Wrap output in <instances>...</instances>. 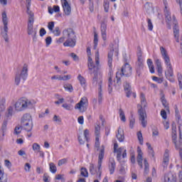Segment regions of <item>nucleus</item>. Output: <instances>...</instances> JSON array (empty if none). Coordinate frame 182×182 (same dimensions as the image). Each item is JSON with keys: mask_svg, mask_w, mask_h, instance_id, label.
I'll return each instance as SVG.
<instances>
[{"mask_svg": "<svg viewBox=\"0 0 182 182\" xmlns=\"http://www.w3.org/2000/svg\"><path fill=\"white\" fill-rule=\"evenodd\" d=\"M46 35V30H45L43 28H41L40 29V36H45Z\"/></svg>", "mask_w": 182, "mask_h": 182, "instance_id": "nucleus-63", "label": "nucleus"}, {"mask_svg": "<svg viewBox=\"0 0 182 182\" xmlns=\"http://www.w3.org/2000/svg\"><path fill=\"white\" fill-rule=\"evenodd\" d=\"M28 35H33L36 36V31L33 30V24L28 23V28H27Z\"/></svg>", "mask_w": 182, "mask_h": 182, "instance_id": "nucleus-27", "label": "nucleus"}, {"mask_svg": "<svg viewBox=\"0 0 182 182\" xmlns=\"http://www.w3.org/2000/svg\"><path fill=\"white\" fill-rule=\"evenodd\" d=\"M43 180L44 182H49V176H48V173H44Z\"/></svg>", "mask_w": 182, "mask_h": 182, "instance_id": "nucleus-64", "label": "nucleus"}, {"mask_svg": "<svg viewBox=\"0 0 182 182\" xmlns=\"http://www.w3.org/2000/svg\"><path fill=\"white\" fill-rule=\"evenodd\" d=\"M23 129V127H22V124H21V126H16L14 129V134L16 136H18V134H21Z\"/></svg>", "mask_w": 182, "mask_h": 182, "instance_id": "nucleus-31", "label": "nucleus"}, {"mask_svg": "<svg viewBox=\"0 0 182 182\" xmlns=\"http://www.w3.org/2000/svg\"><path fill=\"white\" fill-rule=\"evenodd\" d=\"M77 122L79 124H83V123H85V119L83 118V116H80L77 118Z\"/></svg>", "mask_w": 182, "mask_h": 182, "instance_id": "nucleus-62", "label": "nucleus"}, {"mask_svg": "<svg viewBox=\"0 0 182 182\" xmlns=\"http://www.w3.org/2000/svg\"><path fill=\"white\" fill-rule=\"evenodd\" d=\"M161 116L163 117V119H167V112H166V110L162 109L161 111Z\"/></svg>", "mask_w": 182, "mask_h": 182, "instance_id": "nucleus-61", "label": "nucleus"}, {"mask_svg": "<svg viewBox=\"0 0 182 182\" xmlns=\"http://www.w3.org/2000/svg\"><path fill=\"white\" fill-rule=\"evenodd\" d=\"M0 182H8V176L5 174L0 175Z\"/></svg>", "mask_w": 182, "mask_h": 182, "instance_id": "nucleus-49", "label": "nucleus"}, {"mask_svg": "<svg viewBox=\"0 0 182 182\" xmlns=\"http://www.w3.org/2000/svg\"><path fill=\"white\" fill-rule=\"evenodd\" d=\"M2 22L4 23V28L1 29V36L4 38L5 42H9V38L8 37V17L6 16V12L4 11L1 14Z\"/></svg>", "mask_w": 182, "mask_h": 182, "instance_id": "nucleus-9", "label": "nucleus"}, {"mask_svg": "<svg viewBox=\"0 0 182 182\" xmlns=\"http://www.w3.org/2000/svg\"><path fill=\"white\" fill-rule=\"evenodd\" d=\"M137 137L139 144H141V146H143V134H141V132H137Z\"/></svg>", "mask_w": 182, "mask_h": 182, "instance_id": "nucleus-39", "label": "nucleus"}, {"mask_svg": "<svg viewBox=\"0 0 182 182\" xmlns=\"http://www.w3.org/2000/svg\"><path fill=\"white\" fill-rule=\"evenodd\" d=\"M108 168L110 174H113V173H114V170H116V161H114V159H109L108 163Z\"/></svg>", "mask_w": 182, "mask_h": 182, "instance_id": "nucleus-22", "label": "nucleus"}, {"mask_svg": "<svg viewBox=\"0 0 182 182\" xmlns=\"http://www.w3.org/2000/svg\"><path fill=\"white\" fill-rule=\"evenodd\" d=\"M165 18L167 25H168L169 26L171 25V21H173V25H175L173 26L174 38L176 42H180V30L178 29V26H177V20H176V16H173V18H171V16H168L165 17Z\"/></svg>", "mask_w": 182, "mask_h": 182, "instance_id": "nucleus-6", "label": "nucleus"}, {"mask_svg": "<svg viewBox=\"0 0 182 182\" xmlns=\"http://www.w3.org/2000/svg\"><path fill=\"white\" fill-rule=\"evenodd\" d=\"M21 124L23 127V130H25L26 132H32V129H33V121H28V122H21Z\"/></svg>", "mask_w": 182, "mask_h": 182, "instance_id": "nucleus-15", "label": "nucleus"}, {"mask_svg": "<svg viewBox=\"0 0 182 182\" xmlns=\"http://www.w3.org/2000/svg\"><path fill=\"white\" fill-rule=\"evenodd\" d=\"M123 151V147H119L118 149L116 150L117 153V160L120 161L122 160V153Z\"/></svg>", "mask_w": 182, "mask_h": 182, "instance_id": "nucleus-30", "label": "nucleus"}, {"mask_svg": "<svg viewBox=\"0 0 182 182\" xmlns=\"http://www.w3.org/2000/svg\"><path fill=\"white\" fill-rule=\"evenodd\" d=\"M134 123H136V119L132 117V118L129 120V127L130 129H133L134 127Z\"/></svg>", "mask_w": 182, "mask_h": 182, "instance_id": "nucleus-50", "label": "nucleus"}, {"mask_svg": "<svg viewBox=\"0 0 182 182\" xmlns=\"http://www.w3.org/2000/svg\"><path fill=\"white\" fill-rule=\"evenodd\" d=\"M141 105H138V113L139 114V120L142 127H147V114H146V107L147 106V101L146 100V95L141 92L140 94Z\"/></svg>", "mask_w": 182, "mask_h": 182, "instance_id": "nucleus-2", "label": "nucleus"}, {"mask_svg": "<svg viewBox=\"0 0 182 182\" xmlns=\"http://www.w3.org/2000/svg\"><path fill=\"white\" fill-rule=\"evenodd\" d=\"M13 114H14V107H9L8 108V111H7V113H6V117H8L9 119L12 117Z\"/></svg>", "mask_w": 182, "mask_h": 182, "instance_id": "nucleus-35", "label": "nucleus"}, {"mask_svg": "<svg viewBox=\"0 0 182 182\" xmlns=\"http://www.w3.org/2000/svg\"><path fill=\"white\" fill-rule=\"evenodd\" d=\"M63 11L67 16H69L72 12V7L70 6V4H69V2H68V0H61Z\"/></svg>", "mask_w": 182, "mask_h": 182, "instance_id": "nucleus-11", "label": "nucleus"}, {"mask_svg": "<svg viewBox=\"0 0 182 182\" xmlns=\"http://www.w3.org/2000/svg\"><path fill=\"white\" fill-rule=\"evenodd\" d=\"M172 133H177V127L174 122L171 124Z\"/></svg>", "mask_w": 182, "mask_h": 182, "instance_id": "nucleus-60", "label": "nucleus"}, {"mask_svg": "<svg viewBox=\"0 0 182 182\" xmlns=\"http://www.w3.org/2000/svg\"><path fill=\"white\" fill-rule=\"evenodd\" d=\"M107 24H106V23H105V21H102L101 23V35H102V38L103 41H106L107 39Z\"/></svg>", "mask_w": 182, "mask_h": 182, "instance_id": "nucleus-16", "label": "nucleus"}, {"mask_svg": "<svg viewBox=\"0 0 182 182\" xmlns=\"http://www.w3.org/2000/svg\"><path fill=\"white\" fill-rule=\"evenodd\" d=\"M49 166H50V171H51L53 174H55V173L58 171V168H56V165H55V164L53 163H50Z\"/></svg>", "mask_w": 182, "mask_h": 182, "instance_id": "nucleus-33", "label": "nucleus"}, {"mask_svg": "<svg viewBox=\"0 0 182 182\" xmlns=\"http://www.w3.org/2000/svg\"><path fill=\"white\" fill-rule=\"evenodd\" d=\"M98 73L99 72H97L96 70H95V72L92 73V75H91L92 76V85L95 87H97L98 86V89H99V83H100L101 82V89H102L103 81L102 80H100L99 81H97Z\"/></svg>", "mask_w": 182, "mask_h": 182, "instance_id": "nucleus-13", "label": "nucleus"}, {"mask_svg": "<svg viewBox=\"0 0 182 182\" xmlns=\"http://www.w3.org/2000/svg\"><path fill=\"white\" fill-rule=\"evenodd\" d=\"M65 39H66L65 42ZM57 43H63V46L75 48L76 46V34L73 28H65L63 31V37H60Z\"/></svg>", "mask_w": 182, "mask_h": 182, "instance_id": "nucleus-1", "label": "nucleus"}, {"mask_svg": "<svg viewBox=\"0 0 182 182\" xmlns=\"http://www.w3.org/2000/svg\"><path fill=\"white\" fill-rule=\"evenodd\" d=\"M153 80H154V82H157V83H163V82L164 81V78L163 77H158L156 76H154L152 77Z\"/></svg>", "mask_w": 182, "mask_h": 182, "instance_id": "nucleus-45", "label": "nucleus"}, {"mask_svg": "<svg viewBox=\"0 0 182 182\" xmlns=\"http://www.w3.org/2000/svg\"><path fill=\"white\" fill-rule=\"evenodd\" d=\"M28 78V64L25 63L23 66L22 70L21 73L16 74L15 77V84L16 86H19V83H21V79H22L23 82H25Z\"/></svg>", "mask_w": 182, "mask_h": 182, "instance_id": "nucleus-8", "label": "nucleus"}, {"mask_svg": "<svg viewBox=\"0 0 182 182\" xmlns=\"http://www.w3.org/2000/svg\"><path fill=\"white\" fill-rule=\"evenodd\" d=\"M95 136L100 135V125L96 124L95 126Z\"/></svg>", "mask_w": 182, "mask_h": 182, "instance_id": "nucleus-41", "label": "nucleus"}, {"mask_svg": "<svg viewBox=\"0 0 182 182\" xmlns=\"http://www.w3.org/2000/svg\"><path fill=\"white\" fill-rule=\"evenodd\" d=\"M98 85V103L101 105V103L103 102V89L102 88V82H100Z\"/></svg>", "mask_w": 182, "mask_h": 182, "instance_id": "nucleus-23", "label": "nucleus"}, {"mask_svg": "<svg viewBox=\"0 0 182 182\" xmlns=\"http://www.w3.org/2000/svg\"><path fill=\"white\" fill-rule=\"evenodd\" d=\"M84 136H85V139L87 141H89V137L87 136H89V129H86L84 131Z\"/></svg>", "mask_w": 182, "mask_h": 182, "instance_id": "nucleus-58", "label": "nucleus"}, {"mask_svg": "<svg viewBox=\"0 0 182 182\" xmlns=\"http://www.w3.org/2000/svg\"><path fill=\"white\" fill-rule=\"evenodd\" d=\"M133 73V68L129 63H125L122 67L121 71H118L116 73L117 85L115 87L119 88V86H122V77H130Z\"/></svg>", "mask_w": 182, "mask_h": 182, "instance_id": "nucleus-3", "label": "nucleus"}, {"mask_svg": "<svg viewBox=\"0 0 182 182\" xmlns=\"http://www.w3.org/2000/svg\"><path fill=\"white\" fill-rule=\"evenodd\" d=\"M116 137L120 143H122V141H124V132L123 131V129H122L121 127L118 128Z\"/></svg>", "mask_w": 182, "mask_h": 182, "instance_id": "nucleus-20", "label": "nucleus"}, {"mask_svg": "<svg viewBox=\"0 0 182 182\" xmlns=\"http://www.w3.org/2000/svg\"><path fill=\"white\" fill-rule=\"evenodd\" d=\"M117 85V82H116L115 80L113 81L112 77V75H110L108 80V92L109 95H111V93L113 92V87H114V89H117V90L120 89V86H119L118 88L116 87Z\"/></svg>", "mask_w": 182, "mask_h": 182, "instance_id": "nucleus-12", "label": "nucleus"}, {"mask_svg": "<svg viewBox=\"0 0 182 182\" xmlns=\"http://www.w3.org/2000/svg\"><path fill=\"white\" fill-rule=\"evenodd\" d=\"M48 28L50 32L53 31V28H55V22L54 21L48 22Z\"/></svg>", "mask_w": 182, "mask_h": 182, "instance_id": "nucleus-48", "label": "nucleus"}, {"mask_svg": "<svg viewBox=\"0 0 182 182\" xmlns=\"http://www.w3.org/2000/svg\"><path fill=\"white\" fill-rule=\"evenodd\" d=\"M119 117L122 122H126V116L124 115V112H123V109H119Z\"/></svg>", "mask_w": 182, "mask_h": 182, "instance_id": "nucleus-37", "label": "nucleus"}, {"mask_svg": "<svg viewBox=\"0 0 182 182\" xmlns=\"http://www.w3.org/2000/svg\"><path fill=\"white\" fill-rule=\"evenodd\" d=\"M124 89L126 92L127 97H130L133 93V92H132V85H130V82L125 81L124 82Z\"/></svg>", "mask_w": 182, "mask_h": 182, "instance_id": "nucleus-17", "label": "nucleus"}, {"mask_svg": "<svg viewBox=\"0 0 182 182\" xmlns=\"http://www.w3.org/2000/svg\"><path fill=\"white\" fill-rule=\"evenodd\" d=\"M177 178L171 173H168L164 176V182H176Z\"/></svg>", "mask_w": 182, "mask_h": 182, "instance_id": "nucleus-19", "label": "nucleus"}, {"mask_svg": "<svg viewBox=\"0 0 182 182\" xmlns=\"http://www.w3.org/2000/svg\"><path fill=\"white\" fill-rule=\"evenodd\" d=\"M62 107L65 109V110H73V106L69 104H63Z\"/></svg>", "mask_w": 182, "mask_h": 182, "instance_id": "nucleus-40", "label": "nucleus"}, {"mask_svg": "<svg viewBox=\"0 0 182 182\" xmlns=\"http://www.w3.org/2000/svg\"><path fill=\"white\" fill-rule=\"evenodd\" d=\"M100 58V55L99 54V51H97L96 53H95V66H98L99 67V63H100V61H99V59Z\"/></svg>", "mask_w": 182, "mask_h": 182, "instance_id": "nucleus-47", "label": "nucleus"}, {"mask_svg": "<svg viewBox=\"0 0 182 182\" xmlns=\"http://www.w3.org/2000/svg\"><path fill=\"white\" fill-rule=\"evenodd\" d=\"M77 79L80 83V85H85L86 83V80L85 79V77L83 76H82V75H79L77 77Z\"/></svg>", "mask_w": 182, "mask_h": 182, "instance_id": "nucleus-42", "label": "nucleus"}, {"mask_svg": "<svg viewBox=\"0 0 182 182\" xmlns=\"http://www.w3.org/2000/svg\"><path fill=\"white\" fill-rule=\"evenodd\" d=\"M55 36H59L60 35V30L59 27H55V29H53V31H51Z\"/></svg>", "mask_w": 182, "mask_h": 182, "instance_id": "nucleus-46", "label": "nucleus"}, {"mask_svg": "<svg viewBox=\"0 0 182 182\" xmlns=\"http://www.w3.org/2000/svg\"><path fill=\"white\" fill-rule=\"evenodd\" d=\"M28 122H32V116L30 114H24L21 117V123H26Z\"/></svg>", "mask_w": 182, "mask_h": 182, "instance_id": "nucleus-26", "label": "nucleus"}, {"mask_svg": "<svg viewBox=\"0 0 182 182\" xmlns=\"http://www.w3.org/2000/svg\"><path fill=\"white\" fill-rule=\"evenodd\" d=\"M103 159H105V145L101 146L98 155V171L95 167V164H90V173L92 176H95L97 173H100V176L102 174V163H103Z\"/></svg>", "mask_w": 182, "mask_h": 182, "instance_id": "nucleus-5", "label": "nucleus"}, {"mask_svg": "<svg viewBox=\"0 0 182 182\" xmlns=\"http://www.w3.org/2000/svg\"><path fill=\"white\" fill-rule=\"evenodd\" d=\"M144 176H147L150 171V165L149 164V162L147 161L146 159H144Z\"/></svg>", "mask_w": 182, "mask_h": 182, "instance_id": "nucleus-25", "label": "nucleus"}, {"mask_svg": "<svg viewBox=\"0 0 182 182\" xmlns=\"http://www.w3.org/2000/svg\"><path fill=\"white\" fill-rule=\"evenodd\" d=\"M97 42H99V39L97 38V33H95L94 34V49L97 48Z\"/></svg>", "mask_w": 182, "mask_h": 182, "instance_id": "nucleus-44", "label": "nucleus"}, {"mask_svg": "<svg viewBox=\"0 0 182 182\" xmlns=\"http://www.w3.org/2000/svg\"><path fill=\"white\" fill-rule=\"evenodd\" d=\"M113 52H114V50H111L108 53V66L110 68H112V63L113 62Z\"/></svg>", "mask_w": 182, "mask_h": 182, "instance_id": "nucleus-28", "label": "nucleus"}, {"mask_svg": "<svg viewBox=\"0 0 182 182\" xmlns=\"http://www.w3.org/2000/svg\"><path fill=\"white\" fill-rule=\"evenodd\" d=\"M33 150H34V151L37 150V151H40L41 146L39 144H36V143H34L33 144Z\"/></svg>", "mask_w": 182, "mask_h": 182, "instance_id": "nucleus-55", "label": "nucleus"}, {"mask_svg": "<svg viewBox=\"0 0 182 182\" xmlns=\"http://www.w3.org/2000/svg\"><path fill=\"white\" fill-rule=\"evenodd\" d=\"M146 146L149 149V153L150 156H151L152 157H154V151L153 150V148L151 147V145L150 144V143L146 142Z\"/></svg>", "mask_w": 182, "mask_h": 182, "instance_id": "nucleus-34", "label": "nucleus"}, {"mask_svg": "<svg viewBox=\"0 0 182 182\" xmlns=\"http://www.w3.org/2000/svg\"><path fill=\"white\" fill-rule=\"evenodd\" d=\"M53 122H56L57 123H61L62 119L59 117V116L54 115L53 118Z\"/></svg>", "mask_w": 182, "mask_h": 182, "instance_id": "nucleus-54", "label": "nucleus"}, {"mask_svg": "<svg viewBox=\"0 0 182 182\" xmlns=\"http://www.w3.org/2000/svg\"><path fill=\"white\" fill-rule=\"evenodd\" d=\"M5 110V99H2L0 102V112H4Z\"/></svg>", "mask_w": 182, "mask_h": 182, "instance_id": "nucleus-43", "label": "nucleus"}, {"mask_svg": "<svg viewBox=\"0 0 182 182\" xmlns=\"http://www.w3.org/2000/svg\"><path fill=\"white\" fill-rule=\"evenodd\" d=\"M144 60L143 59H138L136 63V73H139L140 70H143V68H144V64L143 63Z\"/></svg>", "mask_w": 182, "mask_h": 182, "instance_id": "nucleus-24", "label": "nucleus"}, {"mask_svg": "<svg viewBox=\"0 0 182 182\" xmlns=\"http://www.w3.org/2000/svg\"><path fill=\"white\" fill-rule=\"evenodd\" d=\"M170 151L168 149H166L164 154V161L162 162V166L164 168H167V166H168V162L170 161L169 159V153Z\"/></svg>", "mask_w": 182, "mask_h": 182, "instance_id": "nucleus-18", "label": "nucleus"}, {"mask_svg": "<svg viewBox=\"0 0 182 182\" xmlns=\"http://www.w3.org/2000/svg\"><path fill=\"white\" fill-rule=\"evenodd\" d=\"M161 53L163 59L165 60V63L167 66V72L165 73V76L168 80L171 82H174L173 73V66L170 62V57L167 53V50L164 47H160Z\"/></svg>", "mask_w": 182, "mask_h": 182, "instance_id": "nucleus-4", "label": "nucleus"}, {"mask_svg": "<svg viewBox=\"0 0 182 182\" xmlns=\"http://www.w3.org/2000/svg\"><path fill=\"white\" fill-rule=\"evenodd\" d=\"M66 163H68V159H63L58 161V165L60 166H63V164H66Z\"/></svg>", "mask_w": 182, "mask_h": 182, "instance_id": "nucleus-52", "label": "nucleus"}, {"mask_svg": "<svg viewBox=\"0 0 182 182\" xmlns=\"http://www.w3.org/2000/svg\"><path fill=\"white\" fill-rule=\"evenodd\" d=\"M103 6H104L105 12H109V1H105Z\"/></svg>", "mask_w": 182, "mask_h": 182, "instance_id": "nucleus-51", "label": "nucleus"}, {"mask_svg": "<svg viewBox=\"0 0 182 182\" xmlns=\"http://www.w3.org/2000/svg\"><path fill=\"white\" fill-rule=\"evenodd\" d=\"M80 174L82 177L87 178L89 177V172H87V169L86 168H81Z\"/></svg>", "mask_w": 182, "mask_h": 182, "instance_id": "nucleus-32", "label": "nucleus"}, {"mask_svg": "<svg viewBox=\"0 0 182 182\" xmlns=\"http://www.w3.org/2000/svg\"><path fill=\"white\" fill-rule=\"evenodd\" d=\"M71 58H73V60H75V62L79 61V57L77 55L75 54L74 53H72L70 54Z\"/></svg>", "mask_w": 182, "mask_h": 182, "instance_id": "nucleus-59", "label": "nucleus"}, {"mask_svg": "<svg viewBox=\"0 0 182 182\" xmlns=\"http://www.w3.org/2000/svg\"><path fill=\"white\" fill-rule=\"evenodd\" d=\"M146 22H147L149 31H153L154 26H153V22H151V19H150L149 18H147Z\"/></svg>", "mask_w": 182, "mask_h": 182, "instance_id": "nucleus-36", "label": "nucleus"}, {"mask_svg": "<svg viewBox=\"0 0 182 182\" xmlns=\"http://www.w3.org/2000/svg\"><path fill=\"white\" fill-rule=\"evenodd\" d=\"M88 70L90 71V74L92 75H93V72L96 70V72H99V67L95 65V63H93V61L88 63Z\"/></svg>", "mask_w": 182, "mask_h": 182, "instance_id": "nucleus-21", "label": "nucleus"}, {"mask_svg": "<svg viewBox=\"0 0 182 182\" xmlns=\"http://www.w3.org/2000/svg\"><path fill=\"white\" fill-rule=\"evenodd\" d=\"M7 126H8V119H4L3 123H2V125H1V132H3V134L2 136H5V132H6L7 130Z\"/></svg>", "mask_w": 182, "mask_h": 182, "instance_id": "nucleus-29", "label": "nucleus"}, {"mask_svg": "<svg viewBox=\"0 0 182 182\" xmlns=\"http://www.w3.org/2000/svg\"><path fill=\"white\" fill-rule=\"evenodd\" d=\"M161 100L164 107H165L166 108L168 107V105L167 104V101L166 100V98L164 97H162L161 98Z\"/></svg>", "mask_w": 182, "mask_h": 182, "instance_id": "nucleus-53", "label": "nucleus"}, {"mask_svg": "<svg viewBox=\"0 0 182 182\" xmlns=\"http://www.w3.org/2000/svg\"><path fill=\"white\" fill-rule=\"evenodd\" d=\"M46 46H49L52 43V37L48 36L46 38Z\"/></svg>", "mask_w": 182, "mask_h": 182, "instance_id": "nucleus-56", "label": "nucleus"}, {"mask_svg": "<svg viewBox=\"0 0 182 182\" xmlns=\"http://www.w3.org/2000/svg\"><path fill=\"white\" fill-rule=\"evenodd\" d=\"M29 105H32L31 101L28 100V99L25 97H21L15 103V110L16 112H23V110L28 109V106H29Z\"/></svg>", "mask_w": 182, "mask_h": 182, "instance_id": "nucleus-7", "label": "nucleus"}, {"mask_svg": "<svg viewBox=\"0 0 182 182\" xmlns=\"http://www.w3.org/2000/svg\"><path fill=\"white\" fill-rule=\"evenodd\" d=\"M87 105V98L86 97H83L81 98L80 101L77 103L75 106V109L78 110L83 113L85 110H87V108H86V106Z\"/></svg>", "mask_w": 182, "mask_h": 182, "instance_id": "nucleus-10", "label": "nucleus"}, {"mask_svg": "<svg viewBox=\"0 0 182 182\" xmlns=\"http://www.w3.org/2000/svg\"><path fill=\"white\" fill-rule=\"evenodd\" d=\"M137 159L136 161L138 163V165L140 166V168H143V151H141V149H140V146L137 147Z\"/></svg>", "mask_w": 182, "mask_h": 182, "instance_id": "nucleus-14", "label": "nucleus"}, {"mask_svg": "<svg viewBox=\"0 0 182 182\" xmlns=\"http://www.w3.org/2000/svg\"><path fill=\"white\" fill-rule=\"evenodd\" d=\"M64 88L65 90H68V92H73V86H72V84H65Z\"/></svg>", "mask_w": 182, "mask_h": 182, "instance_id": "nucleus-38", "label": "nucleus"}, {"mask_svg": "<svg viewBox=\"0 0 182 182\" xmlns=\"http://www.w3.org/2000/svg\"><path fill=\"white\" fill-rule=\"evenodd\" d=\"M71 78H72V75H67L61 77V78L60 79H61V80H70Z\"/></svg>", "mask_w": 182, "mask_h": 182, "instance_id": "nucleus-57", "label": "nucleus"}]
</instances>
